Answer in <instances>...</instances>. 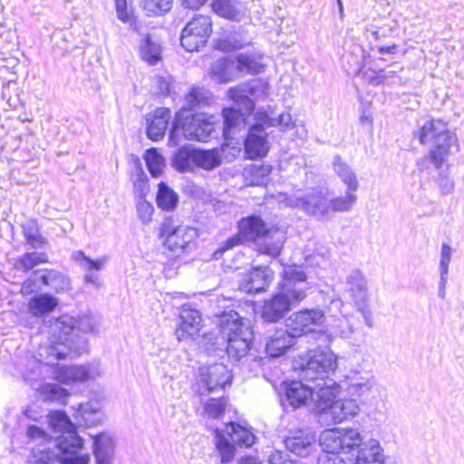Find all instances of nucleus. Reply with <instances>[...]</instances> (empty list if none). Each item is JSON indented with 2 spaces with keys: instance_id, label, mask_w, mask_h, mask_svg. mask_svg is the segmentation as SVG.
Instances as JSON below:
<instances>
[{
  "instance_id": "obj_1",
  "label": "nucleus",
  "mask_w": 464,
  "mask_h": 464,
  "mask_svg": "<svg viewBox=\"0 0 464 464\" xmlns=\"http://www.w3.org/2000/svg\"><path fill=\"white\" fill-rule=\"evenodd\" d=\"M49 425L61 434L53 440V450H42L34 464H88L90 457L82 453L83 440L64 411H54L48 415Z\"/></svg>"
},
{
  "instance_id": "obj_2",
  "label": "nucleus",
  "mask_w": 464,
  "mask_h": 464,
  "mask_svg": "<svg viewBox=\"0 0 464 464\" xmlns=\"http://www.w3.org/2000/svg\"><path fill=\"white\" fill-rule=\"evenodd\" d=\"M219 336L213 343L214 350L226 349L229 359L236 362L246 357L253 344L254 332L243 322L242 317L234 310H226L217 315Z\"/></svg>"
},
{
  "instance_id": "obj_3",
  "label": "nucleus",
  "mask_w": 464,
  "mask_h": 464,
  "mask_svg": "<svg viewBox=\"0 0 464 464\" xmlns=\"http://www.w3.org/2000/svg\"><path fill=\"white\" fill-rule=\"evenodd\" d=\"M261 240L258 251L276 257L280 255L284 244V236L278 229L267 227L258 216L251 215L238 222V234L229 237L220 248L221 252L240 245L243 241Z\"/></svg>"
},
{
  "instance_id": "obj_4",
  "label": "nucleus",
  "mask_w": 464,
  "mask_h": 464,
  "mask_svg": "<svg viewBox=\"0 0 464 464\" xmlns=\"http://www.w3.org/2000/svg\"><path fill=\"white\" fill-rule=\"evenodd\" d=\"M295 370L302 381L316 385L317 391L326 387V381L337 368V356L328 348L310 350L295 362Z\"/></svg>"
},
{
  "instance_id": "obj_5",
  "label": "nucleus",
  "mask_w": 464,
  "mask_h": 464,
  "mask_svg": "<svg viewBox=\"0 0 464 464\" xmlns=\"http://www.w3.org/2000/svg\"><path fill=\"white\" fill-rule=\"evenodd\" d=\"M342 389L334 380L326 381V387L316 392L315 411L321 420L340 423L354 417L360 408L353 399L335 400Z\"/></svg>"
},
{
  "instance_id": "obj_6",
  "label": "nucleus",
  "mask_w": 464,
  "mask_h": 464,
  "mask_svg": "<svg viewBox=\"0 0 464 464\" xmlns=\"http://www.w3.org/2000/svg\"><path fill=\"white\" fill-rule=\"evenodd\" d=\"M418 139L421 144L433 141L429 158L436 169L442 166L450 153L459 150L456 135L447 130L446 122L441 120L426 121L418 131Z\"/></svg>"
},
{
  "instance_id": "obj_7",
  "label": "nucleus",
  "mask_w": 464,
  "mask_h": 464,
  "mask_svg": "<svg viewBox=\"0 0 464 464\" xmlns=\"http://www.w3.org/2000/svg\"><path fill=\"white\" fill-rule=\"evenodd\" d=\"M357 440V429H333L324 430L320 438L323 452L317 464H345L340 453L353 456Z\"/></svg>"
},
{
  "instance_id": "obj_8",
  "label": "nucleus",
  "mask_w": 464,
  "mask_h": 464,
  "mask_svg": "<svg viewBox=\"0 0 464 464\" xmlns=\"http://www.w3.org/2000/svg\"><path fill=\"white\" fill-rule=\"evenodd\" d=\"M212 118H207L203 114H196L187 115L184 121H182L181 115H177L169 130V143L178 145L180 132H182L187 140L201 142L216 138L218 132L214 122L211 121Z\"/></svg>"
},
{
  "instance_id": "obj_9",
  "label": "nucleus",
  "mask_w": 464,
  "mask_h": 464,
  "mask_svg": "<svg viewBox=\"0 0 464 464\" xmlns=\"http://www.w3.org/2000/svg\"><path fill=\"white\" fill-rule=\"evenodd\" d=\"M256 440L254 433L235 422L226 425L224 430H215V445L222 464H230L234 459L237 447L249 448Z\"/></svg>"
},
{
  "instance_id": "obj_10",
  "label": "nucleus",
  "mask_w": 464,
  "mask_h": 464,
  "mask_svg": "<svg viewBox=\"0 0 464 464\" xmlns=\"http://www.w3.org/2000/svg\"><path fill=\"white\" fill-rule=\"evenodd\" d=\"M268 92V82L256 78L230 88L227 91V96L237 106L242 107L246 112H253L255 110L254 100L266 98Z\"/></svg>"
},
{
  "instance_id": "obj_11",
  "label": "nucleus",
  "mask_w": 464,
  "mask_h": 464,
  "mask_svg": "<svg viewBox=\"0 0 464 464\" xmlns=\"http://www.w3.org/2000/svg\"><path fill=\"white\" fill-rule=\"evenodd\" d=\"M311 287L312 285L307 281V276L301 266H288L284 268L278 291L292 304L304 300Z\"/></svg>"
},
{
  "instance_id": "obj_12",
  "label": "nucleus",
  "mask_w": 464,
  "mask_h": 464,
  "mask_svg": "<svg viewBox=\"0 0 464 464\" xmlns=\"http://www.w3.org/2000/svg\"><path fill=\"white\" fill-rule=\"evenodd\" d=\"M211 33V18L208 15H197L182 29L180 44L187 52L198 51L206 45Z\"/></svg>"
},
{
  "instance_id": "obj_13",
  "label": "nucleus",
  "mask_w": 464,
  "mask_h": 464,
  "mask_svg": "<svg viewBox=\"0 0 464 464\" xmlns=\"http://www.w3.org/2000/svg\"><path fill=\"white\" fill-rule=\"evenodd\" d=\"M232 375L223 363H213L201 366L198 370V379L196 392L199 395L223 391L226 385L231 383Z\"/></svg>"
},
{
  "instance_id": "obj_14",
  "label": "nucleus",
  "mask_w": 464,
  "mask_h": 464,
  "mask_svg": "<svg viewBox=\"0 0 464 464\" xmlns=\"http://www.w3.org/2000/svg\"><path fill=\"white\" fill-rule=\"evenodd\" d=\"M350 399L360 405L372 404L379 393L375 379L369 372H353L346 377L343 386Z\"/></svg>"
},
{
  "instance_id": "obj_15",
  "label": "nucleus",
  "mask_w": 464,
  "mask_h": 464,
  "mask_svg": "<svg viewBox=\"0 0 464 464\" xmlns=\"http://www.w3.org/2000/svg\"><path fill=\"white\" fill-rule=\"evenodd\" d=\"M325 322V314L322 309H304L295 312L286 320L285 327L296 338L310 333L321 332Z\"/></svg>"
},
{
  "instance_id": "obj_16",
  "label": "nucleus",
  "mask_w": 464,
  "mask_h": 464,
  "mask_svg": "<svg viewBox=\"0 0 464 464\" xmlns=\"http://www.w3.org/2000/svg\"><path fill=\"white\" fill-rule=\"evenodd\" d=\"M287 205L304 210L318 220L330 219L329 199L322 190L309 191L302 197H290L287 199Z\"/></svg>"
},
{
  "instance_id": "obj_17",
  "label": "nucleus",
  "mask_w": 464,
  "mask_h": 464,
  "mask_svg": "<svg viewBox=\"0 0 464 464\" xmlns=\"http://www.w3.org/2000/svg\"><path fill=\"white\" fill-rule=\"evenodd\" d=\"M239 152V149L230 148L227 144L210 150L195 149V167L210 171L218 168L224 160H234Z\"/></svg>"
},
{
  "instance_id": "obj_18",
  "label": "nucleus",
  "mask_w": 464,
  "mask_h": 464,
  "mask_svg": "<svg viewBox=\"0 0 464 464\" xmlns=\"http://www.w3.org/2000/svg\"><path fill=\"white\" fill-rule=\"evenodd\" d=\"M165 245L174 254L189 252L195 246L198 230L192 227L180 225L175 227L164 226Z\"/></svg>"
},
{
  "instance_id": "obj_19",
  "label": "nucleus",
  "mask_w": 464,
  "mask_h": 464,
  "mask_svg": "<svg viewBox=\"0 0 464 464\" xmlns=\"http://www.w3.org/2000/svg\"><path fill=\"white\" fill-rule=\"evenodd\" d=\"M100 374V366L96 363L71 366L56 364L53 368V379L64 384L95 379Z\"/></svg>"
},
{
  "instance_id": "obj_20",
  "label": "nucleus",
  "mask_w": 464,
  "mask_h": 464,
  "mask_svg": "<svg viewBox=\"0 0 464 464\" xmlns=\"http://www.w3.org/2000/svg\"><path fill=\"white\" fill-rule=\"evenodd\" d=\"M254 118L256 122L249 127L247 136L244 141L245 152L249 159L263 157L269 150L266 127L262 121L255 116Z\"/></svg>"
},
{
  "instance_id": "obj_21",
  "label": "nucleus",
  "mask_w": 464,
  "mask_h": 464,
  "mask_svg": "<svg viewBox=\"0 0 464 464\" xmlns=\"http://www.w3.org/2000/svg\"><path fill=\"white\" fill-rule=\"evenodd\" d=\"M273 277V271L268 266H258L242 276L238 286L246 294L261 293L267 289Z\"/></svg>"
},
{
  "instance_id": "obj_22",
  "label": "nucleus",
  "mask_w": 464,
  "mask_h": 464,
  "mask_svg": "<svg viewBox=\"0 0 464 464\" xmlns=\"http://www.w3.org/2000/svg\"><path fill=\"white\" fill-rule=\"evenodd\" d=\"M357 440L354 444V464H384L385 457L379 440L370 439L363 440L357 430Z\"/></svg>"
},
{
  "instance_id": "obj_23",
  "label": "nucleus",
  "mask_w": 464,
  "mask_h": 464,
  "mask_svg": "<svg viewBox=\"0 0 464 464\" xmlns=\"http://www.w3.org/2000/svg\"><path fill=\"white\" fill-rule=\"evenodd\" d=\"M317 388L314 384H304L302 381L285 382V398L293 409L304 405L309 399L316 401Z\"/></svg>"
},
{
  "instance_id": "obj_24",
  "label": "nucleus",
  "mask_w": 464,
  "mask_h": 464,
  "mask_svg": "<svg viewBox=\"0 0 464 464\" xmlns=\"http://www.w3.org/2000/svg\"><path fill=\"white\" fill-rule=\"evenodd\" d=\"M201 327V315L198 310L182 306L180 313V323L176 330L179 341L195 339L199 334Z\"/></svg>"
},
{
  "instance_id": "obj_25",
  "label": "nucleus",
  "mask_w": 464,
  "mask_h": 464,
  "mask_svg": "<svg viewBox=\"0 0 464 464\" xmlns=\"http://www.w3.org/2000/svg\"><path fill=\"white\" fill-rule=\"evenodd\" d=\"M296 337L292 335L289 329L280 328L269 336L266 352L272 358H277L285 355L295 344Z\"/></svg>"
},
{
  "instance_id": "obj_26",
  "label": "nucleus",
  "mask_w": 464,
  "mask_h": 464,
  "mask_svg": "<svg viewBox=\"0 0 464 464\" xmlns=\"http://www.w3.org/2000/svg\"><path fill=\"white\" fill-rule=\"evenodd\" d=\"M293 304L279 291L265 302L262 317L266 322L276 323L289 312Z\"/></svg>"
},
{
  "instance_id": "obj_27",
  "label": "nucleus",
  "mask_w": 464,
  "mask_h": 464,
  "mask_svg": "<svg viewBox=\"0 0 464 464\" xmlns=\"http://www.w3.org/2000/svg\"><path fill=\"white\" fill-rule=\"evenodd\" d=\"M345 290L355 305H362L368 296L367 279L360 269H353L345 277Z\"/></svg>"
},
{
  "instance_id": "obj_28",
  "label": "nucleus",
  "mask_w": 464,
  "mask_h": 464,
  "mask_svg": "<svg viewBox=\"0 0 464 464\" xmlns=\"http://www.w3.org/2000/svg\"><path fill=\"white\" fill-rule=\"evenodd\" d=\"M171 118L170 110L168 108H158L154 113L147 118V136L153 141L161 140L166 133L168 124Z\"/></svg>"
},
{
  "instance_id": "obj_29",
  "label": "nucleus",
  "mask_w": 464,
  "mask_h": 464,
  "mask_svg": "<svg viewBox=\"0 0 464 464\" xmlns=\"http://www.w3.org/2000/svg\"><path fill=\"white\" fill-rule=\"evenodd\" d=\"M285 445L292 453L306 457L315 448V437L309 432L300 431L296 435L287 437L285 440Z\"/></svg>"
},
{
  "instance_id": "obj_30",
  "label": "nucleus",
  "mask_w": 464,
  "mask_h": 464,
  "mask_svg": "<svg viewBox=\"0 0 464 464\" xmlns=\"http://www.w3.org/2000/svg\"><path fill=\"white\" fill-rule=\"evenodd\" d=\"M58 324L64 326L63 334L68 336L74 329L83 333H93L96 330V320L92 314H82L75 319L74 317L63 315L59 318Z\"/></svg>"
},
{
  "instance_id": "obj_31",
  "label": "nucleus",
  "mask_w": 464,
  "mask_h": 464,
  "mask_svg": "<svg viewBox=\"0 0 464 464\" xmlns=\"http://www.w3.org/2000/svg\"><path fill=\"white\" fill-rule=\"evenodd\" d=\"M114 453L112 438L106 433L93 436V454L97 464H111Z\"/></svg>"
},
{
  "instance_id": "obj_32",
  "label": "nucleus",
  "mask_w": 464,
  "mask_h": 464,
  "mask_svg": "<svg viewBox=\"0 0 464 464\" xmlns=\"http://www.w3.org/2000/svg\"><path fill=\"white\" fill-rule=\"evenodd\" d=\"M211 5L218 16L233 21H240L246 11L244 5L237 0H213Z\"/></svg>"
},
{
  "instance_id": "obj_33",
  "label": "nucleus",
  "mask_w": 464,
  "mask_h": 464,
  "mask_svg": "<svg viewBox=\"0 0 464 464\" xmlns=\"http://www.w3.org/2000/svg\"><path fill=\"white\" fill-rule=\"evenodd\" d=\"M332 166L334 173L346 186V189L357 190L359 188V181L356 173L353 168L342 159L340 155H335L332 161Z\"/></svg>"
},
{
  "instance_id": "obj_34",
  "label": "nucleus",
  "mask_w": 464,
  "mask_h": 464,
  "mask_svg": "<svg viewBox=\"0 0 464 464\" xmlns=\"http://www.w3.org/2000/svg\"><path fill=\"white\" fill-rule=\"evenodd\" d=\"M58 305V300L49 294H38L28 303L29 313L35 317H41L53 312Z\"/></svg>"
},
{
  "instance_id": "obj_35",
  "label": "nucleus",
  "mask_w": 464,
  "mask_h": 464,
  "mask_svg": "<svg viewBox=\"0 0 464 464\" xmlns=\"http://www.w3.org/2000/svg\"><path fill=\"white\" fill-rule=\"evenodd\" d=\"M271 171L272 167L269 164L255 163L246 167L243 175L249 185L263 186L266 185L269 181Z\"/></svg>"
},
{
  "instance_id": "obj_36",
  "label": "nucleus",
  "mask_w": 464,
  "mask_h": 464,
  "mask_svg": "<svg viewBox=\"0 0 464 464\" xmlns=\"http://www.w3.org/2000/svg\"><path fill=\"white\" fill-rule=\"evenodd\" d=\"M195 149L189 146L179 148L172 156V166L179 172H191L195 168Z\"/></svg>"
},
{
  "instance_id": "obj_37",
  "label": "nucleus",
  "mask_w": 464,
  "mask_h": 464,
  "mask_svg": "<svg viewBox=\"0 0 464 464\" xmlns=\"http://www.w3.org/2000/svg\"><path fill=\"white\" fill-rule=\"evenodd\" d=\"M238 109L234 108H224L222 114L224 118L223 133L227 137L234 128L239 126L245 121V116L249 115L252 112H246V111L237 106Z\"/></svg>"
},
{
  "instance_id": "obj_38",
  "label": "nucleus",
  "mask_w": 464,
  "mask_h": 464,
  "mask_svg": "<svg viewBox=\"0 0 464 464\" xmlns=\"http://www.w3.org/2000/svg\"><path fill=\"white\" fill-rule=\"evenodd\" d=\"M140 53L142 60L154 65L161 58V46L158 42L153 41L150 35L147 34L140 42Z\"/></svg>"
},
{
  "instance_id": "obj_39",
  "label": "nucleus",
  "mask_w": 464,
  "mask_h": 464,
  "mask_svg": "<svg viewBox=\"0 0 464 464\" xmlns=\"http://www.w3.org/2000/svg\"><path fill=\"white\" fill-rule=\"evenodd\" d=\"M255 117L262 121L266 128L278 127L280 130L285 131L292 129L295 125L292 116L289 112H282L278 117H271L266 111H256Z\"/></svg>"
},
{
  "instance_id": "obj_40",
  "label": "nucleus",
  "mask_w": 464,
  "mask_h": 464,
  "mask_svg": "<svg viewBox=\"0 0 464 464\" xmlns=\"http://www.w3.org/2000/svg\"><path fill=\"white\" fill-rule=\"evenodd\" d=\"M35 390L41 392L44 401H56L61 404H65L69 397L66 389L54 383H44L35 387Z\"/></svg>"
},
{
  "instance_id": "obj_41",
  "label": "nucleus",
  "mask_w": 464,
  "mask_h": 464,
  "mask_svg": "<svg viewBox=\"0 0 464 464\" xmlns=\"http://www.w3.org/2000/svg\"><path fill=\"white\" fill-rule=\"evenodd\" d=\"M42 274L41 283L54 291L62 292L69 288L70 281L65 275L53 269H44Z\"/></svg>"
},
{
  "instance_id": "obj_42",
  "label": "nucleus",
  "mask_w": 464,
  "mask_h": 464,
  "mask_svg": "<svg viewBox=\"0 0 464 464\" xmlns=\"http://www.w3.org/2000/svg\"><path fill=\"white\" fill-rule=\"evenodd\" d=\"M23 234L26 243L34 249H42L46 246V240L41 236L37 223L27 220L22 224Z\"/></svg>"
},
{
  "instance_id": "obj_43",
  "label": "nucleus",
  "mask_w": 464,
  "mask_h": 464,
  "mask_svg": "<svg viewBox=\"0 0 464 464\" xmlns=\"http://www.w3.org/2000/svg\"><path fill=\"white\" fill-rule=\"evenodd\" d=\"M357 190L346 189L343 196L329 199L330 218L335 212H347L351 210L357 200L355 192Z\"/></svg>"
},
{
  "instance_id": "obj_44",
  "label": "nucleus",
  "mask_w": 464,
  "mask_h": 464,
  "mask_svg": "<svg viewBox=\"0 0 464 464\" xmlns=\"http://www.w3.org/2000/svg\"><path fill=\"white\" fill-rule=\"evenodd\" d=\"M48 261L47 255L42 252H26L19 256L14 263L16 270L28 272L35 266Z\"/></svg>"
},
{
  "instance_id": "obj_45",
  "label": "nucleus",
  "mask_w": 464,
  "mask_h": 464,
  "mask_svg": "<svg viewBox=\"0 0 464 464\" xmlns=\"http://www.w3.org/2000/svg\"><path fill=\"white\" fill-rule=\"evenodd\" d=\"M235 68L247 74H258L265 71L264 65L253 55L240 53L237 56Z\"/></svg>"
},
{
  "instance_id": "obj_46",
  "label": "nucleus",
  "mask_w": 464,
  "mask_h": 464,
  "mask_svg": "<svg viewBox=\"0 0 464 464\" xmlns=\"http://www.w3.org/2000/svg\"><path fill=\"white\" fill-rule=\"evenodd\" d=\"M158 207L164 210H172L176 208L179 200L178 194L164 182L159 184L157 193Z\"/></svg>"
},
{
  "instance_id": "obj_47",
  "label": "nucleus",
  "mask_w": 464,
  "mask_h": 464,
  "mask_svg": "<svg viewBox=\"0 0 464 464\" xmlns=\"http://www.w3.org/2000/svg\"><path fill=\"white\" fill-rule=\"evenodd\" d=\"M76 418L81 425L95 426L101 422L102 413L90 403L80 404Z\"/></svg>"
},
{
  "instance_id": "obj_48",
  "label": "nucleus",
  "mask_w": 464,
  "mask_h": 464,
  "mask_svg": "<svg viewBox=\"0 0 464 464\" xmlns=\"http://www.w3.org/2000/svg\"><path fill=\"white\" fill-rule=\"evenodd\" d=\"M144 160L150 175L154 178L160 177L165 167V160L157 149L147 150Z\"/></svg>"
},
{
  "instance_id": "obj_49",
  "label": "nucleus",
  "mask_w": 464,
  "mask_h": 464,
  "mask_svg": "<svg viewBox=\"0 0 464 464\" xmlns=\"http://www.w3.org/2000/svg\"><path fill=\"white\" fill-rule=\"evenodd\" d=\"M233 68L234 63L226 59L218 60L211 67L212 77L220 83L227 82L233 79Z\"/></svg>"
},
{
  "instance_id": "obj_50",
  "label": "nucleus",
  "mask_w": 464,
  "mask_h": 464,
  "mask_svg": "<svg viewBox=\"0 0 464 464\" xmlns=\"http://www.w3.org/2000/svg\"><path fill=\"white\" fill-rule=\"evenodd\" d=\"M173 0H141L140 5L148 15H159L168 12Z\"/></svg>"
},
{
  "instance_id": "obj_51",
  "label": "nucleus",
  "mask_w": 464,
  "mask_h": 464,
  "mask_svg": "<svg viewBox=\"0 0 464 464\" xmlns=\"http://www.w3.org/2000/svg\"><path fill=\"white\" fill-rule=\"evenodd\" d=\"M134 192L139 195L140 198H144L147 191L149 190L148 178L144 170L141 168L140 160H137L136 169L132 174Z\"/></svg>"
},
{
  "instance_id": "obj_52",
  "label": "nucleus",
  "mask_w": 464,
  "mask_h": 464,
  "mask_svg": "<svg viewBox=\"0 0 464 464\" xmlns=\"http://www.w3.org/2000/svg\"><path fill=\"white\" fill-rule=\"evenodd\" d=\"M44 366L42 362L33 359L29 362L28 368L23 372L24 381L29 382L34 389L39 387L38 381L42 377V368Z\"/></svg>"
},
{
  "instance_id": "obj_53",
  "label": "nucleus",
  "mask_w": 464,
  "mask_h": 464,
  "mask_svg": "<svg viewBox=\"0 0 464 464\" xmlns=\"http://www.w3.org/2000/svg\"><path fill=\"white\" fill-rule=\"evenodd\" d=\"M226 400L223 398H211L208 400L203 407V412L209 418L218 419L225 411Z\"/></svg>"
},
{
  "instance_id": "obj_54",
  "label": "nucleus",
  "mask_w": 464,
  "mask_h": 464,
  "mask_svg": "<svg viewBox=\"0 0 464 464\" xmlns=\"http://www.w3.org/2000/svg\"><path fill=\"white\" fill-rule=\"evenodd\" d=\"M72 259L85 271H99L102 268L104 259L93 260L86 256L82 251L77 250L72 254Z\"/></svg>"
},
{
  "instance_id": "obj_55",
  "label": "nucleus",
  "mask_w": 464,
  "mask_h": 464,
  "mask_svg": "<svg viewBox=\"0 0 464 464\" xmlns=\"http://www.w3.org/2000/svg\"><path fill=\"white\" fill-rule=\"evenodd\" d=\"M43 276L42 270L34 271L23 284L21 286V292L23 295H30L38 290H41L42 285L41 277Z\"/></svg>"
},
{
  "instance_id": "obj_56",
  "label": "nucleus",
  "mask_w": 464,
  "mask_h": 464,
  "mask_svg": "<svg viewBox=\"0 0 464 464\" xmlns=\"http://www.w3.org/2000/svg\"><path fill=\"white\" fill-rule=\"evenodd\" d=\"M397 33V28L392 25H383L377 28L374 25H370L366 28L367 37H372L377 41L382 38L392 36Z\"/></svg>"
},
{
  "instance_id": "obj_57",
  "label": "nucleus",
  "mask_w": 464,
  "mask_h": 464,
  "mask_svg": "<svg viewBox=\"0 0 464 464\" xmlns=\"http://www.w3.org/2000/svg\"><path fill=\"white\" fill-rule=\"evenodd\" d=\"M186 104L189 109L208 102L207 93L201 89L193 87L185 97Z\"/></svg>"
},
{
  "instance_id": "obj_58",
  "label": "nucleus",
  "mask_w": 464,
  "mask_h": 464,
  "mask_svg": "<svg viewBox=\"0 0 464 464\" xmlns=\"http://www.w3.org/2000/svg\"><path fill=\"white\" fill-rule=\"evenodd\" d=\"M452 248L446 243L441 245L440 256V276L448 277L449 266L451 261Z\"/></svg>"
},
{
  "instance_id": "obj_59",
  "label": "nucleus",
  "mask_w": 464,
  "mask_h": 464,
  "mask_svg": "<svg viewBox=\"0 0 464 464\" xmlns=\"http://www.w3.org/2000/svg\"><path fill=\"white\" fill-rule=\"evenodd\" d=\"M137 212L140 220L143 224H147L150 221L152 214L154 212L153 206L149 203L144 198H140L137 202Z\"/></svg>"
},
{
  "instance_id": "obj_60",
  "label": "nucleus",
  "mask_w": 464,
  "mask_h": 464,
  "mask_svg": "<svg viewBox=\"0 0 464 464\" xmlns=\"http://www.w3.org/2000/svg\"><path fill=\"white\" fill-rule=\"evenodd\" d=\"M26 436L31 441L42 442L47 440V434L45 431L36 425H28L26 429Z\"/></svg>"
},
{
  "instance_id": "obj_61",
  "label": "nucleus",
  "mask_w": 464,
  "mask_h": 464,
  "mask_svg": "<svg viewBox=\"0 0 464 464\" xmlns=\"http://www.w3.org/2000/svg\"><path fill=\"white\" fill-rule=\"evenodd\" d=\"M438 182L442 194L449 195L453 191L454 182L447 175L440 173Z\"/></svg>"
},
{
  "instance_id": "obj_62",
  "label": "nucleus",
  "mask_w": 464,
  "mask_h": 464,
  "mask_svg": "<svg viewBox=\"0 0 464 464\" xmlns=\"http://www.w3.org/2000/svg\"><path fill=\"white\" fill-rule=\"evenodd\" d=\"M115 6L117 11V16L122 22H127L130 18L129 13L127 11V2L126 0H114Z\"/></svg>"
},
{
  "instance_id": "obj_63",
  "label": "nucleus",
  "mask_w": 464,
  "mask_h": 464,
  "mask_svg": "<svg viewBox=\"0 0 464 464\" xmlns=\"http://www.w3.org/2000/svg\"><path fill=\"white\" fill-rule=\"evenodd\" d=\"M158 88V94L166 96L169 93V79L165 77H157L155 79Z\"/></svg>"
},
{
  "instance_id": "obj_64",
  "label": "nucleus",
  "mask_w": 464,
  "mask_h": 464,
  "mask_svg": "<svg viewBox=\"0 0 464 464\" xmlns=\"http://www.w3.org/2000/svg\"><path fill=\"white\" fill-rule=\"evenodd\" d=\"M287 457V454L280 451V450H273L268 458L269 464H281L285 458Z\"/></svg>"
}]
</instances>
